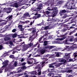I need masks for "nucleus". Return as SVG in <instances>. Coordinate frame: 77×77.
<instances>
[{
	"label": "nucleus",
	"instance_id": "nucleus-45",
	"mask_svg": "<svg viewBox=\"0 0 77 77\" xmlns=\"http://www.w3.org/2000/svg\"><path fill=\"white\" fill-rule=\"evenodd\" d=\"M70 42H72L73 41V38H72L69 39Z\"/></svg>",
	"mask_w": 77,
	"mask_h": 77
},
{
	"label": "nucleus",
	"instance_id": "nucleus-16",
	"mask_svg": "<svg viewBox=\"0 0 77 77\" xmlns=\"http://www.w3.org/2000/svg\"><path fill=\"white\" fill-rule=\"evenodd\" d=\"M63 0H61L60 1L58 2L57 3V4L58 5H62V4H63Z\"/></svg>",
	"mask_w": 77,
	"mask_h": 77
},
{
	"label": "nucleus",
	"instance_id": "nucleus-6",
	"mask_svg": "<svg viewBox=\"0 0 77 77\" xmlns=\"http://www.w3.org/2000/svg\"><path fill=\"white\" fill-rule=\"evenodd\" d=\"M64 57L66 60H68L70 58V54L65 53L64 54Z\"/></svg>",
	"mask_w": 77,
	"mask_h": 77
},
{
	"label": "nucleus",
	"instance_id": "nucleus-47",
	"mask_svg": "<svg viewBox=\"0 0 77 77\" xmlns=\"http://www.w3.org/2000/svg\"><path fill=\"white\" fill-rule=\"evenodd\" d=\"M16 29H14L12 30V32H13L14 33V32H16Z\"/></svg>",
	"mask_w": 77,
	"mask_h": 77
},
{
	"label": "nucleus",
	"instance_id": "nucleus-3",
	"mask_svg": "<svg viewBox=\"0 0 77 77\" xmlns=\"http://www.w3.org/2000/svg\"><path fill=\"white\" fill-rule=\"evenodd\" d=\"M74 4V1L72 0H68V2H67L66 3V4H65V6L66 7H69V6H71V7H72V5H72Z\"/></svg>",
	"mask_w": 77,
	"mask_h": 77
},
{
	"label": "nucleus",
	"instance_id": "nucleus-15",
	"mask_svg": "<svg viewBox=\"0 0 77 77\" xmlns=\"http://www.w3.org/2000/svg\"><path fill=\"white\" fill-rule=\"evenodd\" d=\"M47 50L43 49L40 50V53L41 54H43Z\"/></svg>",
	"mask_w": 77,
	"mask_h": 77
},
{
	"label": "nucleus",
	"instance_id": "nucleus-23",
	"mask_svg": "<svg viewBox=\"0 0 77 77\" xmlns=\"http://www.w3.org/2000/svg\"><path fill=\"white\" fill-rule=\"evenodd\" d=\"M69 49L70 50H74L75 49V46L74 45H72L69 48Z\"/></svg>",
	"mask_w": 77,
	"mask_h": 77
},
{
	"label": "nucleus",
	"instance_id": "nucleus-28",
	"mask_svg": "<svg viewBox=\"0 0 77 77\" xmlns=\"http://www.w3.org/2000/svg\"><path fill=\"white\" fill-rule=\"evenodd\" d=\"M26 67L25 66H22L21 67V69H22V71H23V70L24 69H26Z\"/></svg>",
	"mask_w": 77,
	"mask_h": 77
},
{
	"label": "nucleus",
	"instance_id": "nucleus-29",
	"mask_svg": "<svg viewBox=\"0 0 77 77\" xmlns=\"http://www.w3.org/2000/svg\"><path fill=\"white\" fill-rule=\"evenodd\" d=\"M43 33H45L44 35L45 36H46L47 35H48V31H43Z\"/></svg>",
	"mask_w": 77,
	"mask_h": 77
},
{
	"label": "nucleus",
	"instance_id": "nucleus-32",
	"mask_svg": "<svg viewBox=\"0 0 77 77\" xmlns=\"http://www.w3.org/2000/svg\"><path fill=\"white\" fill-rule=\"evenodd\" d=\"M75 32V30H74L73 31H72V32H70L69 33V35H71L73 34V33H74V32Z\"/></svg>",
	"mask_w": 77,
	"mask_h": 77
},
{
	"label": "nucleus",
	"instance_id": "nucleus-42",
	"mask_svg": "<svg viewBox=\"0 0 77 77\" xmlns=\"http://www.w3.org/2000/svg\"><path fill=\"white\" fill-rule=\"evenodd\" d=\"M72 70H68L67 72H68V73H70V72H72Z\"/></svg>",
	"mask_w": 77,
	"mask_h": 77
},
{
	"label": "nucleus",
	"instance_id": "nucleus-56",
	"mask_svg": "<svg viewBox=\"0 0 77 77\" xmlns=\"http://www.w3.org/2000/svg\"><path fill=\"white\" fill-rule=\"evenodd\" d=\"M39 77H45V75H43Z\"/></svg>",
	"mask_w": 77,
	"mask_h": 77
},
{
	"label": "nucleus",
	"instance_id": "nucleus-17",
	"mask_svg": "<svg viewBox=\"0 0 77 77\" xmlns=\"http://www.w3.org/2000/svg\"><path fill=\"white\" fill-rule=\"evenodd\" d=\"M12 18H13V16L12 15H11V16L9 15L6 18H8V20H9V21H11V20L12 19Z\"/></svg>",
	"mask_w": 77,
	"mask_h": 77
},
{
	"label": "nucleus",
	"instance_id": "nucleus-31",
	"mask_svg": "<svg viewBox=\"0 0 77 77\" xmlns=\"http://www.w3.org/2000/svg\"><path fill=\"white\" fill-rule=\"evenodd\" d=\"M29 13H25L23 14V16L24 17H27L29 16Z\"/></svg>",
	"mask_w": 77,
	"mask_h": 77
},
{
	"label": "nucleus",
	"instance_id": "nucleus-36",
	"mask_svg": "<svg viewBox=\"0 0 77 77\" xmlns=\"http://www.w3.org/2000/svg\"><path fill=\"white\" fill-rule=\"evenodd\" d=\"M56 56L57 57H59L60 55H59V53L57 52L56 53Z\"/></svg>",
	"mask_w": 77,
	"mask_h": 77
},
{
	"label": "nucleus",
	"instance_id": "nucleus-12",
	"mask_svg": "<svg viewBox=\"0 0 77 77\" xmlns=\"http://www.w3.org/2000/svg\"><path fill=\"white\" fill-rule=\"evenodd\" d=\"M8 62H9V61L7 60L5 61V62H4L3 64H5V65H3L2 66V67H4L5 68L6 66H7V65H8Z\"/></svg>",
	"mask_w": 77,
	"mask_h": 77
},
{
	"label": "nucleus",
	"instance_id": "nucleus-39",
	"mask_svg": "<svg viewBox=\"0 0 77 77\" xmlns=\"http://www.w3.org/2000/svg\"><path fill=\"white\" fill-rule=\"evenodd\" d=\"M67 21H68V19H66L65 20V21L63 22V23H66Z\"/></svg>",
	"mask_w": 77,
	"mask_h": 77
},
{
	"label": "nucleus",
	"instance_id": "nucleus-54",
	"mask_svg": "<svg viewBox=\"0 0 77 77\" xmlns=\"http://www.w3.org/2000/svg\"><path fill=\"white\" fill-rule=\"evenodd\" d=\"M38 42H37V43H36L34 45V47H36V46L37 45H38Z\"/></svg>",
	"mask_w": 77,
	"mask_h": 77
},
{
	"label": "nucleus",
	"instance_id": "nucleus-21",
	"mask_svg": "<svg viewBox=\"0 0 77 77\" xmlns=\"http://www.w3.org/2000/svg\"><path fill=\"white\" fill-rule=\"evenodd\" d=\"M4 41H7L8 40H11V38L9 37H5L4 38Z\"/></svg>",
	"mask_w": 77,
	"mask_h": 77
},
{
	"label": "nucleus",
	"instance_id": "nucleus-64",
	"mask_svg": "<svg viewBox=\"0 0 77 77\" xmlns=\"http://www.w3.org/2000/svg\"><path fill=\"white\" fill-rule=\"evenodd\" d=\"M20 31H23V30H24V29H23V28H20Z\"/></svg>",
	"mask_w": 77,
	"mask_h": 77
},
{
	"label": "nucleus",
	"instance_id": "nucleus-11",
	"mask_svg": "<svg viewBox=\"0 0 77 77\" xmlns=\"http://www.w3.org/2000/svg\"><path fill=\"white\" fill-rule=\"evenodd\" d=\"M33 44L32 42L30 43L29 44H28V45H26V48L25 49L26 50H27L28 48L31 47L33 46Z\"/></svg>",
	"mask_w": 77,
	"mask_h": 77
},
{
	"label": "nucleus",
	"instance_id": "nucleus-2",
	"mask_svg": "<svg viewBox=\"0 0 77 77\" xmlns=\"http://www.w3.org/2000/svg\"><path fill=\"white\" fill-rule=\"evenodd\" d=\"M56 15L54 14H53L52 16H48V19L47 20L48 21H52V23H54L56 21V20L53 19V17H55Z\"/></svg>",
	"mask_w": 77,
	"mask_h": 77
},
{
	"label": "nucleus",
	"instance_id": "nucleus-4",
	"mask_svg": "<svg viewBox=\"0 0 77 77\" xmlns=\"http://www.w3.org/2000/svg\"><path fill=\"white\" fill-rule=\"evenodd\" d=\"M42 6H43L42 3H40L38 4V6L37 7V8H36L35 10H34V11H37V12L40 11L41 9V8L42 7Z\"/></svg>",
	"mask_w": 77,
	"mask_h": 77
},
{
	"label": "nucleus",
	"instance_id": "nucleus-13",
	"mask_svg": "<svg viewBox=\"0 0 77 77\" xmlns=\"http://www.w3.org/2000/svg\"><path fill=\"white\" fill-rule=\"evenodd\" d=\"M56 64V63H52L51 64H49V67L50 68H54V66L53 65H54Z\"/></svg>",
	"mask_w": 77,
	"mask_h": 77
},
{
	"label": "nucleus",
	"instance_id": "nucleus-50",
	"mask_svg": "<svg viewBox=\"0 0 77 77\" xmlns=\"http://www.w3.org/2000/svg\"><path fill=\"white\" fill-rule=\"evenodd\" d=\"M9 57L10 58H12V59H13V58H14V56H13V55H10V56Z\"/></svg>",
	"mask_w": 77,
	"mask_h": 77
},
{
	"label": "nucleus",
	"instance_id": "nucleus-24",
	"mask_svg": "<svg viewBox=\"0 0 77 77\" xmlns=\"http://www.w3.org/2000/svg\"><path fill=\"white\" fill-rule=\"evenodd\" d=\"M13 66H14V67H16L17 66V62L15 61L14 63L13 64Z\"/></svg>",
	"mask_w": 77,
	"mask_h": 77
},
{
	"label": "nucleus",
	"instance_id": "nucleus-5",
	"mask_svg": "<svg viewBox=\"0 0 77 77\" xmlns=\"http://www.w3.org/2000/svg\"><path fill=\"white\" fill-rule=\"evenodd\" d=\"M39 32V31H38L36 33V35H34L32 36L29 37V41H32V40H33V39H35V38H36L37 36H38V32Z\"/></svg>",
	"mask_w": 77,
	"mask_h": 77
},
{
	"label": "nucleus",
	"instance_id": "nucleus-62",
	"mask_svg": "<svg viewBox=\"0 0 77 77\" xmlns=\"http://www.w3.org/2000/svg\"><path fill=\"white\" fill-rule=\"evenodd\" d=\"M55 66H56L57 67V66H59L60 65H59V64H56L55 65Z\"/></svg>",
	"mask_w": 77,
	"mask_h": 77
},
{
	"label": "nucleus",
	"instance_id": "nucleus-34",
	"mask_svg": "<svg viewBox=\"0 0 77 77\" xmlns=\"http://www.w3.org/2000/svg\"><path fill=\"white\" fill-rule=\"evenodd\" d=\"M3 47V45L2 44H1L0 45V50H2Z\"/></svg>",
	"mask_w": 77,
	"mask_h": 77
},
{
	"label": "nucleus",
	"instance_id": "nucleus-10",
	"mask_svg": "<svg viewBox=\"0 0 77 77\" xmlns=\"http://www.w3.org/2000/svg\"><path fill=\"white\" fill-rule=\"evenodd\" d=\"M67 34H68V33H65L64 35H62L63 37L61 38H58V39H59V40H60V41H62V40H63V39H66V37L65 36H66V35H67Z\"/></svg>",
	"mask_w": 77,
	"mask_h": 77
},
{
	"label": "nucleus",
	"instance_id": "nucleus-18",
	"mask_svg": "<svg viewBox=\"0 0 77 77\" xmlns=\"http://www.w3.org/2000/svg\"><path fill=\"white\" fill-rule=\"evenodd\" d=\"M48 75L50 77H53L54 75V73L50 72L48 74Z\"/></svg>",
	"mask_w": 77,
	"mask_h": 77
},
{
	"label": "nucleus",
	"instance_id": "nucleus-35",
	"mask_svg": "<svg viewBox=\"0 0 77 77\" xmlns=\"http://www.w3.org/2000/svg\"><path fill=\"white\" fill-rule=\"evenodd\" d=\"M31 62H30L29 61H28V64H29V65H30L31 64H32V62H33L32 60H31Z\"/></svg>",
	"mask_w": 77,
	"mask_h": 77
},
{
	"label": "nucleus",
	"instance_id": "nucleus-46",
	"mask_svg": "<svg viewBox=\"0 0 77 77\" xmlns=\"http://www.w3.org/2000/svg\"><path fill=\"white\" fill-rule=\"evenodd\" d=\"M9 43L11 45H13V42H12V41H10Z\"/></svg>",
	"mask_w": 77,
	"mask_h": 77
},
{
	"label": "nucleus",
	"instance_id": "nucleus-59",
	"mask_svg": "<svg viewBox=\"0 0 77 77\" xmlns=\"http://www.w3.org/2000/svg\"><path fill=\"white\" fill-rule=\"evenodd\" d=\"M20 23H24V24H25V23H26V21H25V22H23V21H20Z\"/></svg>",
	"mask_w": 77,
	"mask_h": 77
},
{
	"label": "nucleus",
	"instance_id": "nucleus-20",
	"mask_svg": "<svg viewBox=\"0 0 77 77\" xmlns=\"http://www.w3.org/2000/svg\"><path fill=\"white\" fill-rule=\"evenodd\" d=\"M8 52L5 53L2 55L1 57H6V56H7L8 55Z\"/></svg>",
	"mask_w": 77,
	"mask_h": 77
},
{
	"label": "nucleus",
	"instance_id": "nucleus-49",
	"mask_svg": "<svg viewBox=\"0 0 77 77\" xmlns=\"http://www.w3.org/2000/svg\"><path fill=\"white\" fill-rule=\"evenodd\" d=\"M18 27L20 28V29H21L22 28V25H19V26H18Z\"/></svg>",
	"mask_w": 77,
	"mask_h": 77
},
{
	"label": "nucleus",
	"instance_id": "nucleus-58",
	"mask_svg": "<svg viewBox=\"0 0 77 77\" xmlns=\"http://www.w3.org/2000/svg\"><path fill=\"white\" fill-rule=\"evenodd\" d=\"M71 22L70 23H74V21L73 20H72L71 21Z\"/></svg>",
	"mask_w": 77,
	"mask_h": 77
},
{
	"label": "nucleus",
	"instance_id": "nucleus-26",
	"mask_svg": "<svg viewBox=\"0 0 77 77\" xmlns=\"http://www.w3.org/2000/svg\"><path fill=\"white\" fill-rule=\"evenodd\" d=\"M43 14H46L47 15H48L50 13H51V12L49 11H46V12L44 11L43 12Z\"/></svg>",
	"mask_w": 77,
	"mask_h": 77
},
{
	"label": "nucleus",
	"instance_id": "nucleus-27",
	"mask_svg": "<svg viewBox=\"0 0 77 77\" xmlns=\"http://www.w3.org/2000/svg\"><path fill=\"white\" fill-rule=\"evenodd\" d=\"M14 5L15 7V8H18V3H14Z\"/></svg>",
	"mask_w": 77,
	"mask_h": 77
},
{
	"label": "nucleus",
	"instance_id": "nucleus-63",
	"mask_svg": "<svg viewBox=\"0 0 77 77\" xmlns=\"http://www.w3.org/2000/svg\"><path fill=\"white\" fill-rule=\"evenodd\" d=\"M45 61L43 62L42 63V66L44 65V63H45Z\"/></svg>",
	"mask_w": 77,
	"mask_h": 77
},
{
	"label": "nucleus",
	"instance_id": "nucleus-48",
	"mask_svg": "<svg viewBox=\"0 0 77 77\" xmlns=\"http://www.w3.org/2000/svg\"><path fill=\"white\" fill-rule=\"evenodd\" d=\"M30 22V21L29 20H26L25 21V23L26 24H28V23H29Z\"/></svg>",
	"mask_w": 77,
	"mask_h": 77
},
{
	"label": "nucleus",
	"instance_id": "nucleus-53",
	"mask_svg": "<svg viewBox=\"0 0 77 77\" xmlns=\"http://www.w3.org/2000/svg\"><path fill=\"white\" fill-rule=\"evenodd\" d=\"M2 24H3V25H5V24H6V22H2Z\"/></svg>",
	"mask_w": 77,
	"mask_h": 77
},
{
	"label": "nucleus",
	"instance_id": "nucleus-37",
	"mask_svg": "<svg viewBox=\"0 0 77 77\" xmlns=\"http://www.w3.org/2000/svg\"><path fill=\"white\" fill-rule=\"evenodd\" d=\"M54 57L53 56V55H51L49 56V58H54Z\"/></svg>",
	"mask_w": 77,
	"mask_h": 77
},
{
	"label": "nucleus",
	"instance_id": "nucleus-44",
	"mask_svg": "<svg viewBox=\"0 0 77 77\" xmlns=\"http://www.w3.org/2000/svg\"><path fill=\"white\" fill-rule=\"evenodd\" d=\"M22 71H23L22 70V69H21L17 71V73H20V72H21Z\"/></svg>",
	"mask_w": 77,
	"mask_h": 77
},
{
	"label": "nucleus",
	"instance_id": "nucleus-38",
	"mask_svg": "<svg viewBox=\"0 0 77 77\" xmlns=\"http://www.w3.org/2000/svg\"><path fill=\"white\" fill-rule=\"evenodd\" d=\"M26 63L23 62V63H22L20 65V66H21V65H22V66H23L25 65H26Z\"/></svg>",
	"mask_w": 77,
	"mask_h": 77
},
{
	"label": "nucleus",
	"instance_id": "nucleus-30",
	"mask_svg": "<svg viewBox=\"0 0 77 77\" xmlns=\"http://www.w3.org/2000/svg\"><path fill=\"white\" fill-rule=\"evenodd\" d=\"M17 34L16 33H14L13 34H12V37L14 38H15L16 37H17Z\"/></svg>",
	"mask_w": 77,
	"mask_h": 77
},
{
	"label": "nucleus",
	"instance_id": "nucleus-57",
	"mask_svg": "<svg viewBox=\"0 0 77 77\" xmlns=\"http://www.w3.org/2000/svg\"><path fill=\"white\" fill-rule=\"evenodd\" d=\"M41 71H39L38 73V75H41Z\"/></svg>",
	"mask_w": 77,
	"mask_h": 77
},
{
	"label": "nucleus",
	"instance_id": "nucleus-7",
	"mask_svg": "<svg viewBox=\"0 0 77 77\" xmlns=\"http://www.w3.org/2000/svg\"><path fill=\"white\" fill-rule=\"evenodd\" d=\"M12 10V8L11 7H8L5 9V11L8 14H9V13L11 12Z\"/></svg>",
	"mask_w": 77,
	"mask_h": 77
},
{
	"label": "nucleus",
	"instance_id": "nucleus-55",
	"mask_svg": "<svg viewBox=\"0 0 77 77\" xmlns=\"http://www.w3.org/2000/svg\"><path fill=\"white\" fill-rule=\"evenodd\" d=\"M74 3H77V0H72Z\"/></svg>",
	"mask_w": 77,
	"mask_h": 77
},
{
	"label": "nucleus",
	"instance_id": "nucleus-14",
	"mask_svg": "<svg viewBox=\"0 0 77 77\" xmlns=\"http://www.w3.org/2000/svg\"><path fill=\"white\" fill-rule=\"evenodd\" d=\"M27 35L25 34H23L21 36H19L18 37V38H28Z\"/></svg>",
	"mask_w": 77,
	"mask_h": 77
},
{
	"label": "nucleus",
	"instance_id": "nucleus-22",
	"mask_svg": "<svg viewBox=\"0 0 77 77\" xmlns=\"http://www.w3.org/2000/svg\"><path fill=\"white\" fill-rule=\"evenodd\" d=\"M47 44H48V41H44L43 44L44 46H47Z\"/></svg>",
	"mask_w": 77,
	"mask_h": 77
},
{
	"label": "nucleus",
	"instance_id": "nucleus-41",
	"mask_svg": "<svg viewBox=\"0 0 77 77\" xmlns=\"http://www.w3.org/2000/svg\"><path fill=\"white\" fill-rule=\"evenodd\" d=\"M40 17H41V14H38V15H37L36 18H40Z\"/></svg>",
	"mask_w": 77,
	"mask_h": 77
},
{
	"label": "nucleus",
	"instance_id": "nucleus-61",
	"mask_svg": "<svg viewBox=\"0 0 77 77\" xmlns=\"http://www.w3.org/2000/svg\"><path fill=\"white\" fill-rule=\"evenodd\" d=\"M72 60H73L71 59H69V62H71V61H72Z\"/></svg>",
	"mask_w": 77,
	"mask_h": 77
},
{
	"label": "nucleus",
	"instance_id": "nucleus-40",
	"mask_svg": "<svg viewBox=\"0 0 77 77\" xmlns=\"http://www.w3.org/2000/svg\"><path fill=\"white\" fill-rule=\"evenodd\" d=\"M67 17V16H66V15H64V16H63L62 18H66Z\"/></svg>",
	"mask_w": 77,
	"mask_h": 77
},
{
	"label": "nucleus",
	"instance_id": "nucleus-33",
	"mask_svg": "<svg viewBox=\"0 0 77 77\" xmlns=\"http://www.w3.org/2000/svg\"><path fill=\"white\" fill-rule=\"evenodd\" d=\"M31 30H32V33H35L36 32V29H31L30 30V31H31Z\"/></svg>",
	"mask_w": 77,
	"mask_h": 77
},
{
	"label": "nucleus",
	"instance_id": "nucleus-19",
	"mask_svg": "<svg viewBox=\"0 0 77 77\" xmlns=\"http://www.w3.org/2000/svg\"><path fill=\"white\" fill-rule=\"evenodd\" d=\"M61 62H63V63H65L66 62V60L65 59H61L60 60Z\"/></svg>",
	"mask_w": 77,
	"mask_h": 77
},
{
	"label": "nucleus",
	"instance_id": "nucleus-51",
	"mask_svg": "<svg viewBox=\"0 0 77 77\" xmlns=\"http://www.w3.org/2000/svg\"><path fill=\"white\" fill-rule=\"evenodd\" d=\"M42 38H41V37L39 38V39H38V42H41V41H42Z\"/></svg>",
	"mask_w": 77,
	"mask_h": 77
},
{
	"label": "nucleus",
	"instance_id": "nucleus-1",
	"mask_svg": "<svg viewBox=\"0 0 77 77\" xmlns=\"http://www.w3.org/2000/svg\"><path fill=\"white\" fill-rule=\"evenodd\" d=\"M48 8V11H53V12H52L51 13V14L53 15V14H57V12H58V10L57 9V8L56 7H54V8H53V10H51V9L49 8Z\"/></svg>",
	"mask_w": 77,
	"mask_h": 77
},
{
	"label": "nucleus",
	"instance_id": "nucleus-9",
	"mask_svg": "<svg viewBox=\"0 0 77 77\" xmlns=\"http://www.w3.org/2000/svg\"><path fill=\"white\" fill-rule=\"evenodd\" d=\"M67 11L65 10H62L61 11H60L59 12V14H60V16H62L64 15V13H66L67 12Z\"/></svg>",
	"mask_w": 77,
	"mask_h": 77
},
{
	"label": "nucleus",
	"instance_id": "nucleus-60",
	"mask_svg": "<svg viewBox=\"0 0 77 77\" xmlns=\"http://www.w3.org/2000/svg\"><path fill=\"white\" fill-rule=\"evenodd\" d=\"M54 68H53V69H51V72H53V70H54Z\"/></svg>",
	"mask_w": 77,
	"mask_h": 77
},
{
	"label": "nucleus",
	"instance_id": "nucleus-25",
	"mask_svg": "<svg viewBox=\"0 0 77 77\" xmlns=\"http://www.w3.org/2000/svg\"><path fill=\"white\" fill-rule=\"evenodd\" d=\"M5 67H3V66H2L1 68L0 69V73H2V72H2V71L5 69Z\"/></svg>",
	"mask_w": 77,
	"mask_h": 77
},
{
	"label": "nucleus",
	"instance_id": "nucleus-52",
	"mask_svg": "<svg viewBox=\"0 0 77 77\" xmlns=\"http://www.w3.org/2000/svg\"><path fill=\"white\" fill-rule=\"evenodd\" d=\"M40 68H41V66H40L39 67L38 69V72H39V71H41V69Z\"/></svg>",
	"mask_w": 77,
	"mask_h": 77
},
{
	"label": "nucleus",
	"instance_id": "nucleus-8",
	"mask_svg": "<svg viewBox=\"0 0 77 77\" xmlns=\"http://www.w3.org/2000/svg\"><path fill=\"white\" fill-rule=\"evenodd\" d=\"M55 46H49L48 45L47 46H44L43 48V49H52V48H53L54 47H55Z\"/></svg>",
	"mask_w": 77,
	"mask_h": 77
},
{
	"label": "nucleus",
	"instance_id": "nucleus-43",
	"mask_svg": "<svg viewBox=\"0 0 77 77\" xmlns=\"http://www.w3.org/2000/svg\"><path fill=\"white\" fill-rule=\"evenodd\" d=\"M7 36H8V37H12V34H8L7 35Z\"/></svg>",
	"mask_w": 77,
	"mask_h": 77
}]
</instances>
